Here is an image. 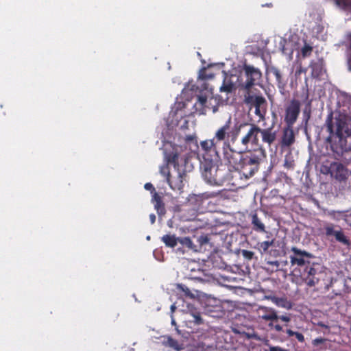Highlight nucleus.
Returning <instances> with one entry per match:
<instances>
[{"mask_svg":"<svg viewBox=\"0 0 351 351\" xmlns=\"http://www.w3.org/2000/svg\"><path fill=\"white\" fill-rule=\"evenodd\" d=\"M198 77L202 80H210L214 77V74L208 73L206 69L204 68L199 71Z\"/></svg>","mask_w":351,"mask_h":351,"instance_id":"30","label":"nucleus"},{"mask_svg":"<svg viewBox=\"0 0 351 351\" xmlns=\"http://www.w3.org/2000/svg\"><path fill=\"white\" fill-rule=\"evenodd\" d=\"M201 169L204 180L212 186H221L229 180V173L222 164L202 162Z\"/></svg>","mask_w":351,"mask_h":351,"instance_id":"4","label":"nucleus"},{"mask_svg":"<svg viewBox=\"0 0 351 351\" xmlns=\"http://www.w3.org/2000/svg\"><path fill=\"white\" fill-rule=\"evenodd\" d=\"M350 109L351 103L349 98ZM325 126L329 136L327 141L332 151L338 156L345 157L351 153V110H341L335 118L332 113L328 115ZM351 160V156L350 158Z\"/></svg>","mask_w":351,"mask_h":351,"instance_id":"1","label":"nucleus"},{"mask_svg":"<svg viewBox=\"0 0 351 351\" xmlns=\"http://www.w3.org/2000/svg\"><path fill=\"white\" fill-rule=\"evenodd\" d=\"M178 287L184 293V295L186 297H189L190 298H194V295L191 292L190 289L186 286L179 285Z\"/></svg>","mask_w":351,"mask_h":351,"instance_id":"35","label":"nucleus"},{"mask_svg":"<svg viewBox=\"0 0 351 351\" xmlns=\"http://www.w3.org/2000/svg\"><path fill=\"white\" fill-rule=\"evenodd\" d=\"M171 324L176 327V331L178 332V333L180 334V330L178 328L177 324L173 316H171Z\"/></svg>","mask_w":351,"mask_h":351,"instance_id":"46","label":"nucleus"},{"mask_svg":"<svg viewBox=\"0 0 351 351\" xmlns=\"http://www.w3.org/2000/svg\"><path fill=\"white\" fill-rule=\"evenodd\" d=\"M313 51V47L309 45L305 44L301 49V54L302 57L306 58L311 56Z\"/></svg>","mask_w":351,"mask_h":351,"instance_id":"32","label":"nucleus"},{"mask_svg":"<svg viewBox=\"0 0 351 351\" xmlns=\"http://www.w3.org/2000/svg\"><path fill=\"white\" fill-rule=\"evenodd\" d=\"M334 228V224L327 223L324 228L325 234L327 237L334 236L337 242L347 247L350 246L351 242L348 237L345 235L343 231L341 228L338 230H335Z\"/></svg>","mask_w":351,"mask_h":351,"instance_id":"12","label":"nucleus"},{"mask_svg":"<svg viewBox=\"0 0 351 351\" xmlns=\"http://www.w3.org/2000/svg\"><path fill=\"white\" fill-rule=\"evenodd\" d=\"M218 110V106H215L213 107V112H216Z\"/></svg>","mask_w":351,"mask_h":351,"instance_id":"54","label":"nucleus"},{"mask_svg":"<svg viewBox=\"0 0 351 351\" xmlns=\"http://www.w3.org/2000/svg\"><path fill=\"white\" fill-rule=\"evenodd\" d=\"M269 351H287V350L283 349L280 346H269Z\"/></svg>","mask_w":351,"mask_h":351,"instance_id":"44","label":"nucleus"},{"mask_svg":"<svg viewBox=\"0 0 351 351\" xmlns=\"http://www.w3.org/2000/svg\"><path fill=\"white\" fill-rule=\"evenodd\" d=\"M306 69L300 66L295 71V75H300L302 73H306Z\"/></svg>","mask_w":351,"mask_h":351,"instance_id":"45","label":"nucleus"},{"mask_svg":"<svg viewBox=\"0 0 351 351\" xmlns=\"http://www.w3.org/2000/svg\"><path fill=\"white\" fill-rule=\"evenodd\" d=\"M293 252L290 255V263L292 266H296L293 272L295 275H298L302 280L309 287H315L319 282V273L316 266L317 264L311 263L310 259L313 256L305 251L302 250L297 247H293L291 249Z\"/></svg>","mask_w":351,"mask_h":351,"instance_id":"3","label":"nucleus"},{"mask_svg":"<svg viewBox=\"0 0 351 351\" xmlns=\"http://www.w3.org/2000/svg\"><path fill=\"white\" fill-rule=\"evenodd\" d=\"M309 67L311 69V76L313 78H319L323 75L324 73H325L323 59L312 60L310 63Z\"/></svg>","mask_w":351,"mask_h":351,"instance_id":"16","label":"nucleus"},{"mask_svg":"<svg viewBox=\"0 0 351 351\" xmlns=\"http://www.w3.org/2000/svg\"><path fill=\"white\" fill-rule=\"evenodd\" d=\"M266 73L267 75L272 74L275 76L277 86L280 89H284L285 85H286V81H285L282 78V73L280 71L274 66H268L266 69Z\"/></svg>","mask_w":351,"mask_h":351,"instance_id":"17","label":"nucleus"},{"mask_svg":"<svg viewBox=\"0 0 351 351\" xmlns=\"http://www.w3.org/2000/svg\"><path fill=\"white\" fill-rule=\"evenodd\" d=\"M332 167H336V170H337V171H338V172H339V173H340L341 171H343V165H342V164H341V163H334V164L332 165Z\"/></svg>","mask_w":351,"mask_h":351,"instance_id":"43","label":"nucleus"},{"mask_svg":"<svg viewBox=\"0 0 351 351\" xmlns=\"http://www.w3.org/2000/svg\"><path fill=\"white\" fill-rule=\"evenodd\" d=\"M251 217L253 230L258 232H266L265 226L258 217V215L256 213H252Z\"/></svg>","mask_w":351,"mask_h":351,"instance_id":"19","label":"nucleus"},{"mask_svg":"<svg viewBox=\"0 0 351 351\" xmlns=\"http://www.w3.org/2000/svg\"><path fill=\"white\" fill-rule=\"evenodd\" d=\"M144 188H145V189L149 191L152 194L154 193V192H156V189L152 183H149V182L146 183L144 185Z\"/></svg>","mask_w":351,"mask_h":351,"instance_id":"38","label":"nucleus"},{"mask_svg":"<svg viewBox=\"0 0 351 351\" xmlns=\"http://www.w3.org/2000/svg\"><path fill=\"white\" fill-rule=\"evenodd\" d=\"M244 102L251 108H255V114L260 120H264L267 113V102L262 95H252L250 92H246L244 95Z\"/></svg>","mask_w":351,"mask_h":351,"instance_id":"8","label":"nucleus"},{"mask_svg":"<svg viewBox=\"0 0 351 351\" xmlns=\"http://www.w3.org/2000/svg\"><path fill=\"white\" fill-rule=\"evenodd\" d=\"M346 210H328L327 213L328 216H329L332 219L339 221L340 220L344 221L345 214Z\"/></svg>","mask_w":351,"mask_h":351,"instance_id":"26","label":"nucleus"},{"mask_svg":"<svg viewBox=\"0 0 351 351\" xmlns=\"http://www.w3.org/2000/svg\"><path fill=\"white\" fill-rule=\"evenodd\" d=\"M261 128L247 122L237 123L232 127V119L229 117L226 123L216 130V137L219 140H230L234 143L241 133H245L241 138V144L245 147H261L258 135Z\"/></svg>","mask_w":351,"mask_h":351,"instance_id":"2","label":"nucleus"},{"mask_svg":"<svg viewBox=\"0 0 351 351\" xmlns=\"http://www.w3.org/2000/svg\"><path fill=\"white\" fill-rule=\"evenodd\" d=\"M234 88V84L230 80H227L226 78H225L219 90L221 92H226L230 93L232 92Z\"/></svg>","mask_w":351,"mask_h":351,"instance_id":"28","label":"nucleus"},{"mask_svg":"<svg viewBox=\"0 0 351 351\" xmlns=\"http://www.w3.org/2000/svg\"><path fill=\"white\" fill-rule=\"evenodd\" d=\"M317 325L322 328H326V329H328L329 328V326L328 325H326L325 324H324L323 322H319L317 324Z\"/></svg>","mask_w":351,"mask_h":351,"instance_id":"50","label":"nucleus"},{"mask_svg":"<svg viewBox=\"0 0 351 351\" xmlns=\"http://www.w3.org/2000/svg\"><path fill=\"white\" fill-rule=\"evenodd\" d=\"M161 199L162 197L156 191L152 193V202L153 204Z\"/></svg>","mask_w":351,"mask_h":351,"instance_id":"40","label":"nucleus"},{"mask_svg":"<svg viewBox=\"0 0 351 351\" xmlns=\"http://www.w3.org/2000/svg\"><path fill=\"white\" fill-rule=\"evenodd\" d=\"M201 244L206 243L208 241L207 237H202L200 238Z\"/></svg>","mask_w":351,"mask_h":351,"instance_id":"49","label":"nucleus"},{"mask_svg":"<svg viewBox=\"0 0 351 351\" xmlns=\"http://www.w3.org/2000/svg\"><path fill=\"white\" fill-rule=\"evenodd\" d=\"M174 308H175V307H174V306H173V305H172V306H171V310L173 311V310L174 309Z\"/></svg>","mask_w":351,"mask_h":351,"instance_id":"55","label":"nucleus"},{"mask_svg":"<svg viewBox=\"0 0 351 351\" xmlns=\"http://www.w3.org/2000/svg\"><path fill=\"white\" fill-rule=\"evenodd\" d=\"M204 161L203 162H219L220 160V157L219 155V152L217 149V144H215L210 149L206 152V154H202Z\"/></svg>","mask_w":351,"mask_h":351,"instance_id":"18","label":"nucleus"},{"mask_svg":"<svg viewBox=\"0 0 351 351\" xmlns=\"http://www.w3.org/2000/svg\"><path fill=\"white\" fill-rule=\"evenodd\" d=\"M177 169V176L169 178L166 182L168 183L171 189L173 190L180 191L184 187V180L186 176V172L185 170L180 171L179 167Z\"/></svg>","mask_w":351,"mask_h":351,"instance_id":"13","label":"nucleus"},{"mask_svg":"<svg viewBox=\"0 0 351 351\" xmlns=\"http://www.w3.org/2000/svg\"><path fill=\"white\" fill-rule=\"evenodd\" d=\"M228 140H219L216 137V132L215 133L214 137L213 139H208L205 140L203 141H201L200 143V147L201 149L202 150V154H206V152H208L209 149H210L215 144H217L218 142L221 141H227Z\"/></svg>","mask_w":351,"mask_h":351,"instance_id":"22","label":"nucleus"},{"mask_svg":"<svg viewBox=\"0 0 351 351\" xmlns=\"http://www.w3.org/2000/svg\"><path fill=\"white\" fill-rule=\"evenodd\" d=\"M295 141V132L293 126L287 125L283 128L280 140L282 147H290Z\"/></svg>","mask_w":351,"mask_h":351,"instance_id":"15","label":"nucleus"},{"mask_svg":"<svg viewBox=\"0 0 351 351\" xmlns=\"http://www.w3.org/2000/svg\"><path fill=\"white\" fill-rule=\"evenodd\" d=\"M293 336H295L298 341L300 343H304L305 341L304 336L300 332H295Z\"/></svg>","mask_w":351,"mask_h":351,"instance_id":"39","label":"nucleus"},{"mask_svg":"<svg viewBox=\"0 0 351 351\" xmlns=\"http://www.w3.org/2000/svg\"><path fill=\"white\" fill-rule=\"evenodd\" d=\"M149 219L152 224H154L156 221V215L154 213L149 215Z\"/></svg>","mask_w":351,"mask_h":351,"instance_id":"47","label":"nucleus"},{"mask_svg":"<svg viewBox=\"0 0 351 351\" xmlns=\"http://www.w3.org/2000/svg\"><path fill=\"white\" fill-rule=\"evenodd\" d=\"M344 221L348 225L351 226V213H349L348 211L346 210Z\"/></svg>","mask_w":351,"mask_h":351,"instance_id":"41","label":"nucleus"},{"mask_svg":"<svg viewBox=\"0 0 351 351\" xmlns=\"http://www.w3.org/2000/svg\"><path fill=\"white\" fill-rule=\"evenodd\" d=\"M258 152L259 155L256 152L245 153V156L241 164L242 167L237 171H239L245 178L252 177L258 169L261 157L265 156V152L263 149L260 148Z\"/></svg>","mask_w":351,"mask_h":351,"instance_id":"6","label":"nucleus"},{"mask_svg":"<svg viewBox=\"0 0 351 351\" xmlns=\"http://www.w3.org/2000/svg\"><path fill=\"white\" fill-rule=\"evenodd\" d=\"M329 340L326 338L318 337L312 341V345L317 351L326 350L330 347Z\"/></svg>","mask_w":351,"mask_h":351,"instance_id":"20","label":"nucleus"},{"mask_svg":"<svg viewBox=\"0 0 351 351\" xmlns=\"http://www.w3.org/2000/svg\"><path fill=\"white\" fill-rule=\"evenodd\" d=\"M207 97L206 96H198L197 101L195 104V107L197 110H199L202 114L205 113L206 110Z\"/></svg>","mask_w":351,"mask_h":351,"instance_id":"24","label":"nucleus"},{"mask_svg":"<svg viewBox=\"0 0 351 351\" xmlns=\"http://www.w3.org/2000/svg\"><path fill=\"white\" fill-rule=\"evenodd\" d=\"M286 333L288 335L289 337H293L295 334V331H293L291 329H287Z\"/></svg>","mask_w":351,"mask_h":351,"instance_id":"48","label":"nucleus"},{"mask_svg":"<svg viewBox=\"0 0 351 351\" xmlns=\"http://www.w3.org/2000/svg\"><path fill=\"white\" fill-rule=\"evenodd\" d=\"M161 240L166 246L174 247L177 245L178 239L174 234H165L161 238Z\"/></svg>","mask_w":351,"mask_h":351,"instance_id":"25","label":"nucleus"},{"mask_svg":"<svg viewBox=\"0 0 351 351\" xmlns=\"http://www.w3.org/2000/svg\"><path fill=\"white\" fill-rule=\"evenodd\" d=\"M217 195H219V193H215V192H213V193H211L209 195V197H216Z\"/></svg>","mask_w":351,"mask_h":351,"instance_id":"53","label":"nucleus"},{"mask_svg":"<svg viewBox=\"0 0 351 351\" xmlns=\"http://www.w3.org/2000/svg\"><path fill=\"white\" fill-rule=\"evenodd\" d=\"M193 320L191 322H194L197 325H200L203 323V320L201 317V315L199 313H194L192 315Z\"/></svg>","mask_w":351,"mask_h":351,"instance_id":"36","label":"nucleus"},{"mask_svg":"<svg viewBox=\"0 0 351 351\" xmlns=\"http://www.w3.org/2000/svg\"><path fill=\"white\" fill-rule=\"evenodd\" d=\"M241 254L243 258L247 261L252 260L254 256V253L253 252L247 250H242Z\"/></svg>","mask_w":351,"mask_h":351,"instance_id":"34","label":"nucleus"},{"mask_svg":"<svg viewBox=\"0 0 351 351\" xmlns=\"http://www.w3.org/2000/svg\"><path fill=\"white\" fill-rule=\"evenodd\" d=\"M267 264L272 266L273 267H275L276 271L279 269L280 263L278 261H268Z\"/></svg>","mask_w":351,"mask_h":351,"instance_id":"42","label":"nucleus"},{"mask_svg":"<svg viewBox=\"0 0 351 351\" xmlns=\"http://www.w3.org/2000/svg\"><path fill=\"white\" fill-rule=\"evenodd\" d=\"M223 155L225 164L228 167V171H237L239 168L242 167L241 164L245 156V153L234 150L230 147L228 141L223 143Z\"/></svg>","mask_w":351,"mask_h":351,"instance_id":"7","label":"nucleus"},{"mask_svg":"<svg viewBox=\"0 0 351 351\" xmlns=\"http://www.w3.org/2000/svg\"><path fill=\"white\" fill-rule=\"evenodd\" d=\"M304 116L306 117V122H307V121H308V119H309V118H310V112L307 113V112H306V110H304Z\"/></svg>","mask_w":351,"mask_h":351,"instance_id":"51","label":"nucleus"},{"mask_svg":"<svg viewBox=\"0 0 351 351\" xmlns=\"http://www.w3.org/2000/svg\"><path fill=\"white\" fill-rule=\"evenodd\" d=\"M259 319L268 322V327L278 332L283 331V328L278 324L279 320L285 322V326L291 321L290 315H278L277 311L270 307L261 306L256 310Z\"/></svg>","mask_w":351,"mask_h":351,"instance_id":"5","label":"nucleus"},{"mask_svg":"<svg viewBox=\"0 0 351 351\" xmlns=\"http://www.w3.org/2000/svg\"><path fill=\"white\" fill-rule=\"evenodd\" d=\"M343 45L347 47L346 61L348 69L351 71V32L346 34Z\"/></svg>","mask_w":351,"mask_h":351,"instance_id":"21","label":"nucleus"},{"mask_svg":"<svg viewBox=\"0 0 351 351\" xmlns=\"http://www.w3.org/2000/svg\"><path fill=\"white\" fill-rule=\"evenodd\" d=\"M194 138H195V137H194L193 136H192V135H189V136H186V141H193Z\"/></svg>","mask_w":351,"mask_h":351,"instance_id":"52","label":"nucleus"},{"mask_svg":"<svg viewBox=\"0 0 351 351\" xmlns=\"http://www.w3.org/2000/svg\"><path fill=\"white\" fill-rule=\"evenodd\" d=\"M301 103L299 100L291 99L285 108V122L287 125L293 126L300 113Z\"/></svg>","mask_w":351,"mask_h":351,"instance_id":"11","label":"nucleus"},{"mask_svg":"<svg viewBox=\"0 0 351 351\" xmlns=\"http://www.w3.org/2000/svg\"><path fill=\"white\" fill-rule=\"evenodd\" d=\"M154 205L158 215H160L165 213V204L163 203L162 199L154 202Z\"/></svg>","mask_w":351,"mask_h":351,"instance_id":"31","label":"nucleus"},{"mask_svg":"<svg viewBox=\"0 0 351 351\" xmlns=\"http://www.w3.org/2000/svg\"><path fill=\"white\" fill-rule=\"evenodd\" d=\"M274 240L265 241L263 242H258L256 245V248L261 254H265L268 251L269 247L274 245Z\"/></svg>","mask_w":351,"mask_h":351,"instance_id":"27","label":"nucleus"},{"mask_svg":"<svg viewBox=\"0 0 351 351\" xmlns=\"http://www.w3.org/2000/svg\"><path fill=\"white\" fill-rule=\"evenodd\" d=\"M163 344L176 351H180L184 348L182 343L168 335L164 337Z\"/></svg>","mask_w":351,"mask_h":351,"instance_id":"23","label":"nucleus"},{"mask_svg":"<svg viewBox=\"0 0 351 351\" xmlns=\"http://www.w3.org/2000/svg\"><path fill=\"white\" fill-rule=\"evenodd\" d=\"M274 301V303L280 307L285 308L287 309H289L291 308V302L289 301H288L286 298H275Z\"/></svg>","mask_w":351,"mask_h":351,"instance_id":"29","label":"nucleus"},{"mask_svg":"<svg viewBox=\"0 0 351 351\" xmlns=\"http://www.w3.org/2000/svg\"><path fill=\"white\" fill-rule=\"evenodd\" d=\"M182 151V147L181 146L173 145L171 152L165 153V158L166 163L160 166V173L165 178L166 181L169 179L171 176L169 165H173L175 169L178 167L179 158Z\"/></svg>","mask_w":351,"mask_h":351,"instance_id":"9","label":"nucleus"},{"mask_svg":"<svg viewBox=\"0 0 351 351\" xmlns=\"http://www.w3.org/2000/svg\"><path fill=\"white\" fill-rule=\"evenodd\" d=\"M208 347L203 342H199L193 345L192 351H207Z\"/></svg>","mask_w":351,"mask_h":351,"instance_id":"33","label":"nucleus"},{"mask_svg":"<svg viewBox=\"0 0 351 351\" xmlns=\"http://www.w3.org/2000/svg\"><path fill=\"white\" fill-rule=\"evenodd\" d=\"M259 134L261 136L262 143L269 147L277 140L278 131L271 126L267 128H261Z\"/></svg>","mask_w":351,"mask_h":351,"instance_id":"14","label":"nucleus"},{"mask_svg":"<svg viewBox=\"0 0 351 351\" xmlns=\"http://www.w3.org/2000/svg\"><path fill=\"white\" fill-rule=\"evenodd\" d=\"M243 71L245 77V82L242 84L243 88L250 92L253 86L259 85L262 78V73L252 65L244 64Z\"/></svg>","mask_w":351,"mask_h":351,"instance_id":"10","label":"nucleus"},{"mask_svg":"<svg viewBox=\"0 0 351 351\" xmlns=\"http://www.w3.org/2000/svg\"><path fill=\"white\" fill-rule=\"evenodd\" d=\"M181 243L183 245L188 247L189 248L193 249V244L192 241L189 238H188V237L184 238L183 240H182Z\"/></svg>","mask_w":351,"mask_h":351,"instance_id":"37","label":"nucleus"}]
</instances>
